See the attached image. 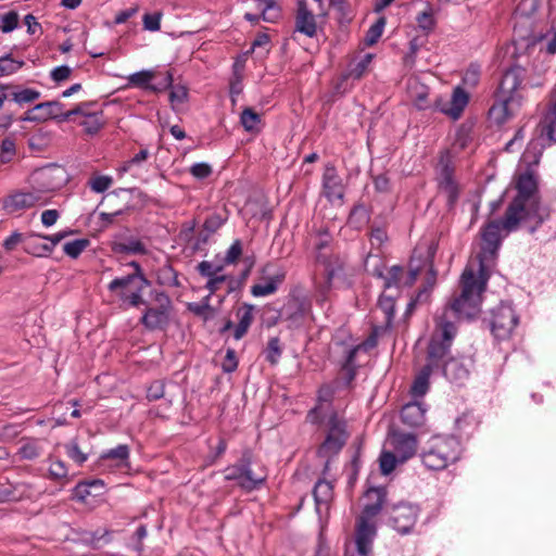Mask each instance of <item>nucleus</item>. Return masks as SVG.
Here are the masks:
<instances>
[{
  "label": "nucleus",
  "instance_id": "obj_28",
  "mask_svg": "<svg viewBox=\"0 0 556 556\" xmlns=\"http://www.w3.org/2000/svg\"><path fill=\"white\" fill-rule=\"evenodd\" d=\"M362 349L363 345H353L346 348L344 351L345 355L341 363V369L344 372L348 384L351 383L356 376V370L358 366L356 364L355 358L358 352L362 351Z\"/></svg>",
  "mask_w": 556,
  "mask_h": 556
},
{
  "label": "nucleus",
  "instance_id": "obj_62",
  "mask_svg": "<svg viewBox=\"0 0 556 556\" xmlns=\"http://www.w3.org/2000/svg\"><path fill=\"white\" fill-rule=\"evenodd\" d=\"M49 477L53 480H60L67 477V468L64 462L58 459L51 463L49 467Z\"/></svg>",
  "mask_w": 556,
  "mask_h": 556
},
{
  "label": "nucleus",
  "instance_id": "obj_13",
  "mask_svg": "<svg viewBox=\"0 0 556 556\" xmlns=\"http://www.w3.org/2000/svg\"><path fill=\"white\" fill-rule=\"evenodd\" d=\"M243 481L241 489L248 492L261 488L267 479V469L256 459L251 450L242 452Z\"/></svg>",
  "mask_w": 556,
  "mask_h": 556
},
{
  "label": "nucleus",
  "instance_id": "obj_21",
  "mask_svg": "<svg viewBox=\"0 0 556 556\" xmlns=\"http://www.w3.org/2000/svg\"><path fill=\"white\" fill-rule=\"evenodd\" d=\"M390 443L393 447V453L399 457L401 463H405L417 452V438L412 433L395 432L391 437Z\"/></svg>",
  "mask_w": 556,
  "mask_h": 556
},
{
  "label": "nucleus",
  "instance_id": "obj_26",
  "mask_svg": "<svg viewBox=\"0 0 556 556\" xmlns=\"http://www.w3.org/2000/svg\"><path fill=\"white\" fill-rule=\"evenodd\" d=\"M427 407L424 403L415 400L405 404L401 410L402 422L412 428H418L426 422Z\"/></svg>",
  "mask_w": 556,
  "mask_h": 556
},
{
  "label": "nucleus",
  "instance_id": "obj_23",
  "mask_svg": "<svg viewBox=\"0 0 556 556\" xmlns=\"http://www.w3.org/2000/svg\"><path fill=\"white\" fill-rule=\"evenodd\" d=\"M295 14V30L312 38L317 33L315 15L308 9L305 0H298Z\"/></svg>",
  "mask_w": 556,
  "mask_h": 556
},
{
  "label": "nucleus",
  "instance_id": "obj_8",
  "mask_svg": "<svg viewBox=\"0 0 556 556\" xmlns=\"http://www.w3.org/2000/svg\"><path fill=\"white\" fill-rule=\"evenodd\" d=\"M326 435L317 450L320 457H331L338 455L346 444L351 433L348 428V421L337 412H331L325 420Z\"/></svg>",
  "mask_w": 556,
  "mask_h": 556
},
{
  "label": "nucleus",
  "instance_id": "obj_5",
  "mask_svg": "<svg viewBox=\"0 0 556 556\" xmlns=\"http://www.w3.org/2000/svg\"><path fill=\"white\" fill-rule=\"evenodd\" d=\"M366 496L372 502L367 503L356 525L355 552L346 549L345 556H372V543L377 529L371 519L383 508L386 493L382 489H370Z\"/></svg>",
  "mask_w": 556,
  "mask_h": 556
},
{
  "label": "nucleus",
  "instance_id": "obj_54",
  "mask_svg": "<svg viewBox=\"0 0 556 556\" xmlns=\"http://www.w3.org/2000/svg\"><path fill=\"white\" fill-rule=\"evenodd\" d=\"M67 456L73 459L76 464L83 465L88 456L81 452L77 442L73 441L65 445Z\"/></svg>",
  "mask_w": 556,
  "mask_h": 556
},
{
  "label": "nucleus",
  "instance_id": "obj_14",
  "mask_svg": "<svg viewBox=\"0 0 556 556\" xmlns=\"http://www.w3.org/2000/svg\"><path fill=\"white\" fill-rule=\"evenodd\" d=\"M420 509L418 505L401 502L388 509L389 523L400 533H409L416 525Z\"/></svg>",
  "mask_w": 556,
  "mask_h": 556
},
{
  "label": "nucleus",
  "instance_id": "obj_17",
  "mask_svg": "<svg viewBox=\"0 0 556 556\" xmlns=\"http://www.w3.org/2000/svg\"><path fill=\"white\" fill-rule=\"evenodd\" d=\"M290 327L299 328L312 318V303L305 296H292L282 309Z\"/></svg>",
  "mask_w": 556,
  "mask_h": 556
},
{
  "label": "nucleus",
  "instance_id": "obj_22",
  "mask_svg": "<svg viewBox=\"0 0 556 556\" xmlns=\"http://www.w3.org/2000/svg\"><path fill=\"white\" fill-rule=\"evenodd\" d=\"M323 189L325 197L330 201H342L344 195V188L342 179L339 176L336 167L327 164L323 175Z\"/></svg>",
  "mask_w": 556,
  "mask_h": 556
},
{
  "label": "nucleus",
  "instance_id": "obj_15",
  "mask_svg": "<svg viewBox=\"0 0 556 556\" xmlns=\"http://www.w3.org/2000/svg\"><path fill=\"white\" fill-rule=\"evenodd\" d=\"M157 307H148L140 321L149 330L164 329L169 321L170 299L163 291L154 292Z\"/></svg>",
  "mask_w": 556,
  "mask_h": 556
},
{
  "label": "nucleus",
  "instance_id": "obj_48",
  "mask_svg": "<svg viewBox=\"0 0 556 556\" xmlns=\"http://www.w3.org/2000/svg\"><path fill=\"white\" fill-rule=\"evenodd\" d=\"M28 239L29 233L14 231L3 241V248L10 252L13 251L20 243L26 247V242Z\"/></svg>",
  "mask_w": 556,
  "mask_h": 556
},
{
  "label": "nucleus",
  "instance_id": "obj_60",
  "mask_svg": "<svg viewBox=\"0 0 556 556\" xmlns=\"http://www.w3.org/2000/svg\"><path fill=\"white\" fill-rule=\"evenodd\" d=\"M162 13L155 12L152 14H144L142 17L143 27L149 31H157L161 28Z\"/></svg>",
  "mask_w": 556,
  "mask_h": 556
},
{
  "label": "nucleus",
  "instance_id": "obj_63",
  "mask_svg": "<svg viewBox=\"0 0 556 556\" xmlns=\"http://www.w3.org/2000/svg\"><path fill=\"white\" fill-rule=\"evenodd\" d=\"M242 254V244L240 240H235L232 244L229 247V249L226 252L225 256V263L226 264H233L236 263L240 255Z\"/></svg>",
  "mask_w": 556,
  "mask_h": 556
},
{
  "label": "nucleus",
  "instance_id": "obj_34",
  "mask_svg": "<svg viewBox=\"0 0 556 556\" xmlns=\"http://www.w3.org/2000/svg\"><path fill=\"white\" fill-rule=\"evenodd\" d=\"M103 113L100 112H91L85 116V119L80 123L84 127V130L89 135H96L103 126Z\"/></svg>",
  "mask_w": 556,
  "mask_h": 556
},
{
  "label": "nucleus",
  "instance_id": "obj_27",
  "mask_svg": "<svg viewBox=\"0 0 556 556\" xmlns=\"http://www.w3.org/2000/svg\"><path fill=\"white\" fill-rule=\"evenodd\" d=\"M407 91L415 108L426 110L429 106V88L421 84L418 78L410 77L407 80Z\"/></svg>",
  "mask_w": 556,
  "mask_h": 556
},
{
  "label": "nucleus",
  "instance_id": "obj_50",
  "mask_svg": "<svg viewBox=\"0 0 556 556\" xmlns=\"http://www.w3.org/2000/svg\"><path fill=\"white\" fill-rule=\"evenodd\" d=\"M172 90L169 92V102L172 106L175 108L178 104H182L188 99V89L185 86H170Z\"/></svg>",
  "mask_w": 556,
  "mask_h": 556
},
{
  "label": "nucleus",
  "instance_id": "obj_3",
  "mask_svg": "<svg viewBox=\"0 0 556 556\" xmlns=\"http://www.w3.org/2000/svg\"><path fill=\"white\" fill-rule=\"evenodd\" d=\"M516 189L517 195L506 208L503 218V227L507 232L516 231L522 219L533 217L542 224L549 216L548 211L540 205L538 181L533 174L528 172L521 174Z\"/></svg>",
  "mask_w": 556,
  "mask_h": 556
},
{
  "label": "nucleus",
  "instance_id": "obj_25",
  "mask_svg": "<svg viewBox=\"0 0 556 556\" xmlns=\"http://www.w3.org/2000/svg\"><path fill=\"white\" fill-rule=\"evenodd\" d=\"M469 97L467 92H465L464 89L460 87H457L454 89L452 93V98L450 102L447 103H440L438 102L435 104V108L446 114L447 116L452 117L453 119H458L468 104Z\"/></svg>",
  "mask_w": 556,
  "mask_h": 556
},
{
  "label": "nucleus",
  "instance_id": "obj_55",
  "mask_svg": "<svg viewBox=\"0 0 556 556\" xmlns=\"http://www.w3.org/2000/svg\"><path fill=\"white\" fill-rule=\"evenodd\" d=\"M15 155V142L12 139L5 138L0 144V162L9 163Z\"/></svg>",
  "mask_w": 556,
  "mask_h": 556
},
{
  "label": "nucleus",
  "instance_id": "obj_33",
  "mask_svg": "<svg viewBox=\"0 0 556 556\" xmlns=\"http://www.w3.org/2000/svg\"><path fill=\"white\" fill-rule=\"evenodd\" d=\"M377 307L384 315V327L390 328L395 317V300L392 295L382 293L379 296Z\"/></svg>",
  "mask_w": 556,
  "mask_h": 556
},
{
  "label": "nucleus",
  "instance_id": "obj_11",
  "mask_svg": "<svg viewBox=\"0 0 556 556\" xmlns=\"http://www.w3.org/2000/svg\"><path fill=\"white\" fill-rule=\"evenodd\" d=\"M316 261L325 268V282L317 288V301L324 302L331 289L345 286L344 261L339 255L325 253L317 254Z\"/></svg>",
  "mask_w": 556,
  "mask_h": 556
},
{
  "label": "nucleus",
  "instance_id": "obj_9",
  "mask_svg": "<svg viewBox=\"0 0 556 556\" xmlns=\"http://www.w3.org/2000/svg\"><path fill=\"white\" fill-rule=\"evenodd\" d=\"M505 231L503 227V219L490 220L481 230L483 244L481 251L477 255L478 268L481 271L490 273L495 265L497 251L502 244L501 232Z\"/></svg>",
  "mask_w": 556,
  "mask_h": 556
},
{
  "label": "nucleus",
  "instance_id": "obj_51",
  "mask_svg": "<svg viewBox=\"0 0 556 556\" xmlns=\"http://www.w3.org/2000/svg\"><path fill=\"white\" fill-rule=\"evenodd\" d=\"M372 60L371 54H366L359 60L353 67L349 71V77L353 79H359L364 73L366 72L368 65L370 64Z\"/></svg>",
  "mask_w": 556,
  "mask_h": 556
},
{
  "label": "nucleus",
  "instance_id": "obj_41",
  "mask_svg": "<svg viewBox=\"0 0 556 556\" xmlns=\"http://www.w3.org/2000/svg\"><path fill=\"white\" fill-rule=\"evenodd\" d=\"M11 99L20 105L31 103L40 98V92L35 89L25 88L18 91H14L11 94Z\"/></svg>",
  "mask_w": 556,
  "mask_h": 556
},
{
  "label": "nucleus",
  "instance_id": "obj_32",
  "mask_svg": "<svg viewBox=\"0 0 556 556\" xmlns=\"http://www.w3.org/2000/svg\"><path fill=\"white\" fill-rule=\"evenodd\" d=\"M227 220V216L222 215L220 213L213 212L211 213L204 220L203 230L206 231L205 235L202 232L199 235V241L205 243L210 237V235L216 232Z\"/></svg>",
  "mask_w": 556,
  "mask_h": 556
},
{
  "label": "nucleus",
  "instance_id": "obj_18",
  "mask_svg": "<svg viewBox=\"0 0 556 556\" xmlns=\"http://www.w3.org/2000/svg\"><path fill=\"white\" fill-rule=\"evenodd\" d=\"M441 361L442 372L447 380L457 386H463L469 378L473 361L470 357H451Z\"/></svg>",
  "mask_w": 556,
  "mask_h": 556
},
{
  "label": "nucleus",
  "instance_id": "obj_29",
  "mask_svg": "<svg viewBox=\"0 0 556 556\" xmlns=\"http://www.w3.org/2000/svg\"><path fill=\"white\" fill-rule=\"evenodd\" d=\"M333 495V484L326 479H319L314 486L313 496L316 509L319 510L323 505L327 506Z\"/></svg>",
  "mask_w": 556,
  "mask_h": 556
},
{
  "label": "nucleus",
  "instance_id": "obj_56",
  "mask_svg": "<svg viewBox=\"0 0 556 556\" xmlns=\"http://www.w3.org/2000/svg\"><path fill=\"white\" fill-rule=\"evenodd\" d=\"M112 184L113 179L110 176H96L89 181L91 190L97 193H102L106 191Z\"/></svg>",
  "mask_w": 556,
  "mask_h": 556
},
{
  "label": "nucleus",
  "instance_id": "obj_44",
  "mask_svg": "<svg viewBox=\"0 0 556 556\" xmlns=\"http://www.w3.org/2000/svg\"><path fill=\"white\" fill-rule=\"evenodd\" d=\"M18 25V14L16 11H9L0 14V30L4 34L13 31Z\"/></svg>",
  "mask_w": 556,
  "mask_h": 556
},
{
  "label": "nucleus",
  "instance_id": "obj_43",
  "mask_svg": "<svg viewBox=\"0 0 556 556\" xmlns=\"http://www.w3.org/2000/svg\"><path fill=\"white\" fill-rule=\"evenodd\" d=\"M379 462L380 470L383 475L391 473L397 464H402L393 452H382Z\"/></svg>",
  "mask_w": 556,
  "mask_h": 556
},
{
  "label": "nucleus",
  "instance_id": "obj_19",
  "mask_svg": "<svg viewBox=\"0 0 556 556\" xmlns=\"http://www.w3.org/2000/svg\"><path fill=\"white\" fill-rule=\"evenodd\" d=\"M274 268L275 266L271 263H267L262 267V275L270 276L266 278L264 281L255 283L251 287V293L253 296L261 298L276 293L279 286L283 282L286 278V273L282 269L273 271Z\"/></svg>",
  "mask_w": 556,
  "mask_h": 556
},
{
  "label": "nucleus",
  "instance_id": "obj_57",
  "mask_svg": "<svg viewBox=\"0 0 556 556\" xmlns=\"http://www.w3.org/2000/svg\"><path fill=\"white\" fill-rule=\"evenodd\" d=\"M165 394V383L162 380L153 381L147 389V399L151 401H157Z\"/></svg>",
  "mask_w": 556,
  "mask_h": 556
},
{
  "label": "nucleus",
  "instance_id": "obj_6",
  "mask_svg": "<svg viewBox=\"0 0 556 556\" xmlns=\"http://www.w3.org/2000/svg\"><path fill=\"white\" fill-rule=\"evenodd\" d=\"M462 455L460 442L455 437L435 435L421 453L422 464L431 470H443L456 463Z\"/></svg>",
  "mask_w": 556,
  "mask_h": 556
},
{
  "label": "nucleus",
  "instance_id": "obj_45",
  "mask_svg": "<svg viewBox=\"0 0 556 556\" xmlns=\"http://www.w3.org/2000/svg\"><path fill=\"white\" fill-rule=\"evenodd\" d=\"M115 251L128 254H144L146 248L141 241L131 239L127 242L117 243Z\"/></svg>",
  "mask_w": 556,
  "mask_h": 556
},
{
  "label": "nucleus",
  "instance_id": "obj_35",
  "mask_svg": "<svg viewBox=\"0 0 556 556\" xmlns=\"http://www.w3.org/2000/svg\"><path fill=\"white\" fill-rule=\"evenodd\" d=\"M240 123L247 131H258L261 124V115L253 109L245 108L240 115Z\"/></svg>",
  "mask_w": 556,
  "mask_h": 556
},
{
  "label": "nucleus",
  "instance_id": "obj_64",
  "mask_svg": "<svg viewBox=\"0 0 556 556\" xmlns=\"http://www.w3.org/2000/svg\"><path fill=\"white\" fill-rule=\"evenodd\" d=\"M72 74V68L67 65H61V66H56L54 67L51 72H50V77L51 79L54 81V83H62L66 79L70 78Z\"/></svg>",
  "mask_w": 556,
  "mask_h": 556
},
{
  "label": "nucleus",
  "instance_id": "obj_12",
  "mask_svg": "<svg viewBox=\"0 0 556 556\" xmlns=\"http://www.w3.org/2000/svg\"><path fill=\"white\" fill-rule=\"evenodd\" d=\"M518 321L511 304L502 303L491 313L490 329L496 340H506L511 336Z\"/></svg>",
  "mask_w": 556,
  "mask_h": 556
},
{
  "label": "nucleus",
  "instance_id": "obj_38",
  "mask_svg": "<svg viewBox=\"0 0 556 556\" xmlns=\"http://www.w3.org/2000/svg\"><path fill=\"white\" fill-rule=\"evenodd\" d=\"M25 65L24 61L15 60L11 54L0 58V77L16 73Z\"/></svg>",
  "mask_w": 556,
  "mask_h": 556
},
{
  "label": "nucleus",
  "instance_id": "obj_10",
  "mask_svg": "<svg viewBox=\"0 0 556 556\" xmlns=\"http://www.w3.org/2000/svg\"><path fill=\"white\" fill-rule=\"evenodd\" d=\"M538 131L540 134L539 138L532 139L523 152V159L531 163H538L542 155L544 149L542 140L556 142V89L548 111L538 125Z\"/></svg>",
  "mask_w": 556,
  "mask_h": 556
},
{
  "label": "nucleus",
  "instance_id": "obj_61",
  "mask_svg": "<svg viewBox=\"0 0 556 556\" xmlns=\"http://www.w3.org/2000/svg\"><path fill=\"white\" fill-rule=\"evenodd\" d=\"M416 22L422 30L430 31L433 29L435 25L434 17L432 15L431 10H426L419 13L416 17Z\"/></svg>",
  "mask_w": 556,
  "mask_h": 556
},
{
  "label": "nucleus",
  "instance_id": "obj_53",
  "mask_svg": "<svg viewBox=\"0 0 556 556\" xmlns=\"http://www.w3.org/2000/svg\"><path fill=\"white\" fill-rule=\"evenodd\" d=\"M93 105V102H81L77 104L74 109L63 112L62 122L71 121L75 115H81L85 117L87 114H89L90 108Z\"/></svg>",
  "mask_w": 556,
  "mask_h": 556
},
{
  "label": "nucleus",
  "instance_id": "obj_37",
  "mask_svg": "<svg viewBox=\"0 0 556 556\" xmlns=\"http://www.w3.org/2000/svg\"><path fill=\"white\" fill-rule=\"evenodd\" d=\"M102 459H116L118 465L127 464L129 459V447L127 444H119L102 453Z\"/></svg>",
  "mask_w": 556,
  "mask_h": 556
},
{
  "label": "nucleus",
  "instance_id": "obj_16",
  "mask_svg": "<svg viewBox=\"0 0 556 556\" xmlns=\"http://www.w3.org/2000/svg\"><path fill=\"white\" fill-rule=\"evenodd\" d=\"M155 76L156 73L153 70H142L140 72L132 73L127 77L128 86L159 93L168 89L174 81L173 73L170 71H166L160 81L152 84Z\"/></svg>",
  "mask_w": 556,
  "mask_h": 556
},
{
  "label": "nucleus",
  "instance_id": "obj_59",
  "mask_svg": "<svg viewBox=\"0 0 556 556\" xmlns=\"http://www.w3.org/2000/svg\"><path fill=\"white\" fill-rule=\"evenodd\" d=\"M189 172L194 178L202 180L211 176L213 169L210 164L200 162L191 165Z\"/></svg>",
  "mask_w": 556,
  "mask_h": 556
},
{
  "label": "nucleus",
  "instance_id": "obj_42",
  "mask_svg": "<svg viewBox=\"0 0 556 556\" xmlns=\"http://www.w3.org/2000/svg\"><path fill=\"white\" fill-rule=\"evenodd\" d=\"M386 26V18L380 17L375 24H372L365 35V42L368 46L375 45L382 36Z\"/></svg>",
  "mask_w": 556,
  "mask_h": 556
},
{
  "label": "nucleus",
  "instance_id": "obj_31",
  "mask_svg": "<svg viewBox=\"0 0 556 556\" xmlns=\"http://www.w3.org/2000/svg\"><path fill=\"white\" fill-rule=\"evenodd\" d=\"M63 106L64 105L59 101H47L35 105L33 111H38L40 117H43V122L50 118L62 122Z\"/></svg>",
  "mask_w": 556,
  "mask_h": 556
},
{
  "label": "nucleus",
  "instance_id": "obj_7",
  "mask_svg": "<svg viewBox=\"0 0 556 556\" xmlns=\"http://www.w3.org/2000/svg\"><path fill=\"white\" fill-rule=\"evenodd\" d=\"M135 271L123 277L114 278L108 286L111 292H115L123 303L129 306L138 307L146 304L142 298V291L150 286V281L142 274L138 262L129 264Z\"/></svg>",
  "mask_w": 556,
  "mask_h": 556
},
{
  "label": "nucleus",
  "instance_id": "obj_24",
  "mask_svg": "<svg viewBox=\"0 0 556 556\" xmlns=\"http://www.w3.org/2000/svg\"><path fill=\"white\" fill-rule=\"evenodd\" d=\"M256 8L261 15L245 13L244 18L255 25L260 20L267 23H276L281 16V10L276 0H256Z\"/></svg>",
  "mask_w": 556,
  "mask_h": 556
},
{
  "label": "nucleus",
  "instance_id": "obj_1",
  "mask_svg": "<svg viewBox=\"0 0 556 556\" xmlns=\"http://www.w3.org/2000/svg\"><path fill=\"white\" fill-rule=\"evenodd\" d=\"M530 56L522 54L503 73L495 92V102L489 114L497 124L504 123L520 108L523 101L522 91L527 86L536 87L540 83L529 79Z\"/></svg>",
  "mask_w": 556,
  "mask_h": 556
},
{
  "label": "nucleus",
  "instance_id": "obj_49",
  "mask_svg": "<svg viewBox=\"0 0 556 556\" xmlns=\"http://www.w3.org/2000/svg\"><path fill=\"white\" fill-rule=\"evenodd\" d=\"M210 295H206L201 304H191L190 309L205 320L214 317L215 309L208 304Z\"/></svg>",
  "mask_w": 556,
  "mask_h": 556
},
{
  "label": "nucleus",
  "instance_id": "obj_20",
  "mask_svg": "<svg viewBox=\"0 0 556 556\" xmlns=\"http://www.w3.org/2000/svg\"><path fill=\"white\" fill-rule=\"evenodd\" d=\"M438 187L445 194L448 208H453L459 198V186L454 178V168L447 163L441 166Z\"/></svg>",
  "mask_w": 556,
  "mask_h": 556
},
{
  "label": "nucleus",
  "instance_id": "obj_30",
  "mask_svg": "<svg viewBox=\"0 0 556 556\" xmlns=\"http://www.w3.org/2000/svg\"><path fill=\"white\" fill-rule=\"evenodd\" d=\"M253 305L244 304L237 311V317L239 319L238 325L235 328L233 338L240 340L248 332L253 321Z\"/></svg>",
  "mask_w": 556,
  "mask_h": 556
},
{
  "label": "nucleus",
  "instance_id": "obj_4",
  "mask_svg": "<svg viewBox=\"0 0 556 556\" xmlns=\"http://www.w3.org/2000/svg\"><path fill=\"white\" fill-rule=\"evenodd\" d=\"M456 331L452 323L445 318L440 320L439 331L432 336L429 343L427 363L416 375L410 387V394L415 400L424 397L428 392L430 376L440 369L441 361L450 353Z\"/></svg>",
  "mask_w": 556,
  "mask_h": 556
},
{
  "label": "nucleus",
  "instance_id": "obj_47",
  "mask_svg": "<svg viewBox=\"0 0 556 556\" xmlns=\"http://www.w3.org/2000/svg\"><path fill=\"white\" fill-rule=\"evenodd\" d=\"M281 356L280 340L277 337L270 338L266 349V359L271 364H277Z\"/></svg>",
  "mask_w": 556,
  "mask_h": 556
},
{
  "label": "nucleus",
  "instance_id": "obj_58",
  "mask_svg": "<svg viewBox=\"0 0 556 556\" xmlns=\"http://www.w3.org/2000/svg\"><path fill=\"white\" fill-rule=\"evenodd\" d=\"M541 43L545 47V50L549 54L556 53V27H551L540 38Z\"/></svg>",
  "mask_w": 556,
  "mask_h": 556
},
{
  "label": "nucleus",
  "instance_id": "obj_40",
  "mask_svg": "<svg viewBox=\"0 0 556 556\" xmlns=\"http://www.w3.org/2000/svg\"><path fill=\"white\" fill-rule=\"evenodd\" d=\"M18 455L22 459L33 460L41 455V447L38 441L30 440L21 445L18 448Z\"/></svg>",
  "mask_w": 556,
  "mask_h": 556
},
{
  "label": "nucleus",
  "instance_id": "obj_46",
  "mask_svg": "<svg viewBox=\"0 0 556 556\" xmlns=\"http://www.w3.org/2000/svg\"><path fill=\"white\" fill-rule=\"evenodd\" d=\"M225 479L227 481H237L239 486L241 488V482L243 481L242 456L238 459L236 464L228 466L225 469Z\"/></svg>",
  "mask_w": 556,
  "mask_h": 556
},
{
  "label": "nucleus",
  "instance_id": "obj_36",
  "mask_svg": "<svg viewBox=\"0 0 556 556\" xmlns=\"http://www.w3.org/2000/svg\"><path fill=\"white\" fill-rule=\"evenodd\" d=\"M39 236L40 235L29 233V239L26 242V247H24V251L37 257H47L50 255L49 248H47L46 243H39L36 241Z\"/></svg>",
  "mask_w": 556,
  "mask_h": 556
},
{
  "label": "nucleus",
  "instance_id": "obj_52",
  "mask_svg": "<svg viewBox=\"0 0 556 556\" xmlns=\"http://www.w3.org/2000/svg\"><path fill=\"white\" fill-rule=\"evenodd\" d=\"M402 275L403 268L401 266H392L384 278V289H390L392 287L399 288L401 286Z\"/></svg>",
  "mask_w": 556,
  "mask_h": 556
},
{
  "label": "nucleus",
  "instance_id": "obj_2",
  "mask_svg": "<svg viewBox=\"0 0 556 556\" xmlns=\"http://www.w3.org/2000/svg\"><path fill=\"white\" fill-rule=\"evenodd\" d=\"M489 277L490 273L481 271L479 268L477 273L471 266L464 269L460 277L462 291L450 301L443 313L437 317L433 334L438 333L442 318L455 325L454 321L450 320L448 314H452L456 319H470L477 316L480 311L481 294L485 289ZM454 327L456 328V326Z\"/></svg>",
  "mask_w": 556,
  "mask_h": 556
},
{
  "label": "nucleus",
  "instance_id": "obj_39",
  "mask_svg": "<svg viewBox=\"0 0 556 556\" xmlns=\"http://www.w3.org/2000/svg\"><path fill=\"white\" fill-rule=\"evenodd\" d=\"M90 244V241L85 238L75 239L73 241H68L63 245L64 253L72 257L77 258Z\"/></svg>",
  "mask_w": 556,
  "mask_h": 556
}]
</instances>
